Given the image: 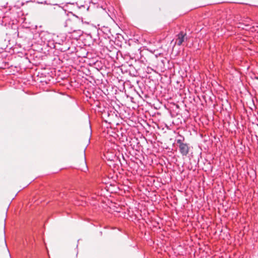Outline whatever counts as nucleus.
<instances>
[{
    "mask_svg": "<svg viewBox=\"0 0 258 258\" xmlns=\"http://www.w3.org/2000/svg\"><path fill=\"white\" fill-rule=\"evenodd\" d=\"M70 13L73 15L74 18L67 20L64 23V26L66 27H70L71 29L73 30L72 35V37L75 39H78L83 33L82 31L80 30H78L79 28V25L82 24L83 20L82 18H80L76 15L73 14V13L70 12Z\"/></svg>",
    "mask_w": 258,
    "mask_h": 258,
    "instance_id": "f257e3e1",
    "label": "nucleus"
},
{
    "mask_svg": "<svg viewBox=\"0 0 258 258\" xmlns=\"http://www.w3.org/2000/svg\"><path fill=\"white\" fill-rule=\"evenodd\" d=\"M176 37L177 38L175 43H176L178 46H180L183 42L187 41L188 39L186 33H184L183 31H181L179 34H178L176 35Z\"/></svg>",
    "mask_w": 258,
    "mask_h": 258,
    "instance_id": "f03ea898",
    "label": "nucleus"
},
{
    "mask_svg": "<svg viewBox=\"0 0 258 258\" xmlns=\"http://www.w3.org/2000/svg\"><path fill=\"white\" fill-rule=\"evenodd\" d=\"M179 150L182 156H186L189 150V147L187 144H181L179 146Z\"/></svg>",
    "mask_w": 258,
    "mask_h": 258,
    "instance_id": "7ed1b4c3",
    "label": "nucleus"
},
{
    "mask_svg": "<svg viewBox=\"0 0 258 258\" xmlns=\"http://www.w3.org/2000/svg\"><path fill=\"white\" fill-rule=\"evenodd\" d=\"M176 143L179 144V146H180V145L181 144H185V143H183V141H182V140H176Z\"/></svg>",
    "mask_w": 258,
    "mask_h": 258,
    "instance_id": "20e7f679",
    "label": "nucleus"
},
{
    "mask_svg": "<svg viewBox=\"0 0 258 258\" xmlns=\"http://www.w3.org/2000/svg\"><path fill=\"white\" fill-rule=\"evenodd\" d=\"M178 140H182V141H184V137H183L182 136H180V139H178Z\"/></svg>",
    "mask_w": 258,
    "mask_h": 258,
    "instance_id": "39448f33",
    "label": "nucleus"
}]
</instances>
